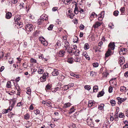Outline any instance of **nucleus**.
I'll return each mask as SVG.
<instances>
[{"instance_id": "f257e3e1", "label": "nucleus", "mask_w": 128, "mask_h": 128, "mask_svg": "<svg viewBox=\"0 0 128 128\" xmlns=\"http://www.w3.org/2000/svg\"><path fill=\"white\" fill-rule=\"evenodd\" d=\"M33 27L32 24H27L25 26V29L26 32H31L33 30Z\"/></svg>"}, {"instance_id": "f03ea898", "label": "nucleus", "mask_w": 128, "mask_h": 128, "mask_svg": "<svg viewBox=\"0 0 128 128\" xmlns=\"http://www.w3.org/2000/svg\"><path fill=\"white\" fill-rule=\"evenodd\" d=\"M86 122L88 125L91 127L94 126V124L93 122L92 121V119L90 118H88L86 120Z\"/></svg>"}, {"instance_id": "7ed1b4c3", "label": "nucleus", "mask_w": 128, "mask_h": 128, "mask_svg": "<svg viewBox=\"0 0 128 128\" xmlns=\"http://www.w3.org/2000/svg\"><path fill=\"white\" fill-rule=\"evenodd\" d=\"M48 74L47 73H44L42 76L40 78V80L42 82H44L46 80V79L48 77Z\"/></svg>"}, {"instance_id": "20e7f679", "label": "nucleus", "mask_w": 128, "mask_h": 128, "mask_svg": "<svg viewBox=\"0 0 128 128\" xmlns=\"http://www.w3.org/2000/svg\"><path fill=\"white\" fill-rule=\"evenodd\" d=\"M116 99L118 100V103L119 104H120L122 102L125 101L126 99V98H122L119 97L117 98Z\"/></svg>"}, {"instance_id": "39448f33", "label": "nucleus", "mask_w": 128, "mask_h": 128, "mask_svg": "<svg viewBox=\"0 0 128 128\" xmlns=\"http://www.w3.org/2000/svg\"><path fill=\"white\" fill-rule=\"evenodd\" d=\"M114 43V42H110L108 45L109 49L112 50H114L115 48Z\"/></svg>"}, {"instance_id": "423d86ee", "label": "nucleus", "mask_w": 128, "mask_h": 128, "mask_svg": "<svg viewBox=\"0 0 128 128\" xmlns=\"http://www.w3.org/2000/svg\"><path fill=\"white\" fill-rule=\"evenodd\" d=\"M127 52V50L124 48H122L120 50V54L121 55H122L125 54Z\"/></svg>"}, {"instance_id": "0eeeda50", "label": "nucleus", "mask_w": 128, "mask_h": 128, "mask_svg": "<svg viewBox=\"0 0 128 128\" xmlns=\"http://www.w3.org/2000/svg\"><path fill=\"white\" fill-rule=\"evenodd\" d=\"M125 62L124 58L123 56H121L119 59V62L120 65H122Z\"/></svg>"}, {"instance_id": "6e6552de", "label": "nucleus", "mask_w": 128, "mask_h": 128, "mask_svg": "<svg viewBox=\"0 0 128 128\" xmlns=\"http://www.w3.org/2000/svg\"><path fill=\"white\" fill-rule=\"evenodd\" d=\"M110 125L107 122H104L103 124L102 128H110Z\"/></svg>"}, {"instance_id": "1a4fd4ad", "label": "nucleus", "mask_w": 128, "mask_h": 128, "mask_svg": "<svg viewBox=\"0 0 128 128\" xmlns=\"http://www.w3.org/2000/svg\"><path fill=\"white\" fill-rule=\"evenodd\" d=\"M65 51L62 50H60L59 52L58 56L60 57H63L64 55Z\"/></svg>"}, {"instance_id": "9d476101", "label": "nucleus", "mask_w": 128, "mask_h": 128, "mask_svg": "<svg viewBox=\"0 0 128 128\" xmlns=\"http://www.w3.org/2000/svg\"><path fill=\"white\" fill-rule=\"evenodd\" d=\"M102 24V23L100 22H96L94 24L93 26V27L96 28L100 26Z\"/></svg>"}, {"instance_id": "9b49d317", "label": "nucleus", "mask_w": 128, "mask_h": 128, "mask_svg": "<svg viewBox=\"0 0 128 128\" xmlns=\"http://www.w3.org/2000/svg\"><path fill=\"white\" fill-rule=\"evenodd\" d=\"M112 51L111 50L108 49L105 54V57H108L111 54Z\"/></svg>"}, {"instance_id": "f8f14e48", "label": "nucleus", "mask_w": 128, "mask_h": 128, "mask_svg": "<svg viewBox=\"0 0 128 128\" xmlns=\"http://www.w3.org/2000/svg\"><path fill=\"white\" fill-rule=\"evenodd\" d=\"M78 3L75 2V8H74V13L76 14H77L78 12V8L77 7V5H78Z\"/></svg>"}, {"instance_id": "ddd939ff", "label": "nucleus", "mask_w": 128, "mask_h": 128, "mask_svg": "<svg viewBox=\"0 0 128 128\" xmlns=\"http://www.w3.org/2000/svg\"><path fill=\"white\" fill-rule=\"evenodd\" d=\"M82 55L85 57L87 60H90V58L89 56L88 55L87 53L86 52H83L82 53Z\"/></svg>"}, {"instance_id": "4468645a", "label": "nucleus", "mask_w": 128, "mask_h": 128, "mask_svg": "<svg viewBox=\"0 0 128 128\" xmlns=\"http://www.w3.org/2000/svg\"><path fill=\"white\" fill-rule=\"evenodd\" d=\"M85 15L84 13V11L83 9L80 8V16L81 18H84L85 16Z\"/></svg>"}, {"instance_id": "2eb2a0df", "label": "nucleus", "mask_w": 128, "mask_h": 128, "mask_svg": "<svg viewBox=\"0 0 128 128\" xmlns=\"http://www.w3.org/2000/svg\"><path fill=\"white\" fill-rule=\"evenodd\" d=\"M41 19L42 20L44 21V20H48V18L47 16L45 14H43L40 17Z\"/></svg>"}, {"instance_id": "dca6fc26", "label": "nucleus", "mask_w": 128, "mask_h": 128, "mask_svg": "<svg viewBox=\"0 0 128 128\" xmlns=\"http://www.w3.org/2000/svg\"><path fill=\"white\" fill-rule=\"evenodd\" d=\"M12 14L10 12H8L7 13L6 15V18L8 19L12 17Z\"/></svg>"}, {"instance_id": "f3484780", "label": "nucleus", "mask_w": 128, "mask_h": 128, "mask_svg": "<svg viewBox=\"0 0 128 128\" xmlns=\"http://www.w3.org/2000/svg\"><path fill=\"white\" fill-rule=\"evenodd\" d=\"M52 74L53 76H57L58 74V72L57 69H54V71L52 73Z\"/></svg>"}, {"instance_id": "a211bd4d", "label": "nucleus", "mask_w": 128, "mask_h": 128, "mask_svg": "<svg viewBox=\"0 0 128 128\" xmlns=\"http://www.w3.org/2000/svg\"><path fill=\"white\" fill-rule=\"evenodd\" d=\"M10 108L7 109H4L2 110V113L3 114H5L7 113L8 112V110L10 111L12 109V108L11 107V108L10 109Z\"/></svg>"}, {"instance_id": "6ab92c4d", "label": "nucleus", "mask_w": 128, "mask_h": 128, "mask_svg": "<svg viewBox=\"0 0 128 128\" xmlns=\"http://www.w3.org/2000/svg\"><path fill=\"white\" fill-rule=\"evenodd\" d=\"M63 42L64 44V46L66 48H68L70 44L69 42L67 40H65Z\"/></svg>"}, {"instance_id": "aec40b11", "label": "nucleus", "mask_w": 128, "mask_h": 128, "mask_svg": "<svg viewBox=\"0 0 128 128\" xmlns=\"http://www.w3.org/2000/svg\"><path fill=\"white\" fill-rule=\"evenodd\" d=\"M15 22V24H16V25L15 26L17 28H20L22 26V25L20 24L18 22L16 21Z\"/></svg>"}, {"instance_id": "412c9836", "label": "nucleus", "mask_w": 128, "mask_h": 128, "mask_svg": "<svg viewBox=\"0 0 128 128\" xmlns=\"http://www.w3.org/2000/svg\"><path fill=\"white\" fill-rule=\"evenodd\" d=\"M42 38L43 40H42L41 41V43L44 46H47L48 44V42L46 41H45V39L44 38Z\"/></svg>"}, {"instance_id": "4be33fe9", "label": "nucleus", "mask_w": 128, "mask_h": 128, "mask_svg": "<svg viewBox=\"0 0 128 128\" xmlns=\"http://www.w3.org/2000/svg\"><path fill=\"white\" fill-rule=\"evenodd\" d=\"M104 93V90H102L98 93V94L97 95V97H99L103 96Z\"/></svg>"}, {"instance_id": "5701e85b", "label": "nucleus", "mask_w": 128, "mask_h": 128, "mask_svg": "<svg viewBox=\"0 0 128 128\" xmlns=\"http://www.w3.org/2000/svg\"><path fill=\"white\" fill-rule=\"evenodd\" d=\"M71 104L70 103L68 102L65 104L63 106L64 108H66L70 106Z\"/></svg>"}, {"instance_id": "b1692460", "label": "nucleus", "mask_w": 128, "mask_h": 128, "mask_svg": "<svg viewBox=\"0 0 128 128\" xmlns=\"http://www.w3.org/2000/svg\"><path fill=\"white\" fill-rule=\"evenodd\" d=\"M44 20L41 19L40 18L37 21V22L38 25L42 24Z\"/></svg>"}, {"instance_id": "393cba45", "label": "nucleus", "mask_w": 128, "mask_h": 128, "mask_svg": "<svg viewBox=\"0 0 128 128\" xmlns=\"http://www.w3.org/2000/svg\"><path fill=\"white\" fill-rule=\"evenodd\" d=\"M104 105L103 104H101L100 105H98V108L100 110H102L104 108Z\"/></svg>"}, {"instance_id": "a878e982", "label": "nucleus", "mask_w": 128, "mask_h": 128, "mask_svg": "<svg viewBox=\"0 0 128 128\" xmlns=\"http://www.w3.org/2000/svg\"><path fill=\"white\" fill-rule=\"evenodd\" d=\"M108 72L107 71L105 70L104 72L102 73L103 76L104 77H106L108 75Z\"/></svg>"}, {"instance_id": "bb28decb", "label": "nucleus", "mask_w": 128, "mask_h": 128, "mask_svg": "<svg viewBox=\"0 0 128 128\" xmlns=\"http://www.w3.org/2000/svg\"><path fill=\"white\" fill-rule=\"evenodd\" d=\"M20 19V15H18L16 16L14 18V20L15 21H19Z\"/></svg>"}, {"instance_id": "cd10ccee", "label": "nucleus", "mask_w": 128, "mask_h": 128, "mask_svg": "<svg viewBox=\"0 0 128 128\" xmlns=\"http://www.w3.org/2000/svg\"><path fill=\"white\" fill-rule=\"evenodd\" d=\"M120 90L121 92H126V88L124 86H122L120 87Z\"/></svg>"}, {"instance_id": "c85d7f7f", "label": "nucleus", "mask_w": 128, "mask_h": 128, "mask_svg": "<svg viewBox=\"0 0 128 128\" xmlns=\"http://www.w3.org/2000/svg\"><path fill=\"white\" fill-rule=\"evenodd\" d=\"M104 12L103 11H102L101 12L100 14H99L98 15V18H100L104 17Z\"/></svg>"}, {"instance_id": "c756f323", "label": "nucleus", "mask_w": 128, "mask_h": 128, "mask_svg": "<svg viewBox=\"0 0 128 128\" xmlns=\"http://www.w3.org/2000/svg\"><path fill=\"white\" fill-rule=\"evenodd\" d=\"M73 62V58H69L67 60V62L70 64L72 63Z\"/></svg>"}, {"instance_id": "7c9ffc66", "label": "nucleus", "mask_w": 128, "mask_h": 128, "mask_svg": "<svg viewBox=\"0 0 128 128\" xmlns=\"http://www.w3.org/2000/svg\"><path fill=\"white\" fill-rule=\"evenodd\" d=\"M89 46L88 44L86 43L85 44L84 48L85 50H86L88 49L89 48Z\"/></svg>"}, {"instance_id": "2f4dec72", "label": "nucleus", "mask_w": 128, "mask_h": 128, "mask_svg": "<svg viewBox=\"0 0 128 128\" xmlns=\"http://www.w3.org/2000/svg\"><path fill=\"white\" fill-rule=\"evenodd\" d=\"M74 53L76 56H79L80 54V51L78 50H77L74 52Z\"/></svg>"}, {"instance_id": "473e14b6", "label": "nucleus", "mask_w": 128, "mask_h": 128, "mask_svg": "<svg viewBox=\"0 0 128 128\" xmlns=\"http://www.w3.org/2000/svg\"><path fill=\"white\" fill-rule=\"evenodd\" d=\"M98 90V86H94L93 87V92H97Z\"/></svg>"}, {"instance_id": "72a5a7b5", "label": "nucleus", "mask_w": 128, "mask_h": 128, "mask_svg": "<svg viewBox=\"0 0 128 128\" xmlns=\"http://www.w3.org/2000/svg\"><path fill=\"white\" fill-rule=\"evenodd\" d=\"M51 87L52 86L51 84H47L45 88L46 90L47 91V90L50 89Z\"/></svg>"}, {"instance_id": "f704fd0d", "label": "nucleus", "mask_w": 128, "mask_h": 128, "mask_svg": "<svg viewBox=\"0 0 128 128\" xmlns=\"http://www.w3.org/2000/svg\"><path fill=\"white\" fill-rule=\"evenodd\" d=\"M67 15L68 16H69V18H72L74 16V14L72 13L70 14H67Z\"/></svg>"}, {"instance_id": "c9c22d12", "label": "nucleus", "mask_w": 128, "mask_h": 128, "mask_svg": "<svg viewBox=\"0 0 128 128\" xmlns=\"http://www.w3.org/2000/svg\"><path fill=\"white\" fill-rule=\"evenodd\" d=\"M110 103L112 106H114L115 105L116 102L114 100H110Z\"/></svg>"}, {"instance_id": "e433bc0d", "label": "nucleus", "mask_w": 128, "mask_h": 128, "mask_svg": "<svg viewBox=\"0 0 128 128\" xmlns=\"http://www.w3.org/2000/svg\"><path fill=\"white\" fill-rule=\"evenodd\" d=\"M31 90L29 88H27V92L26 93L27 94H31Z\"/></svg>"}, {"instance_id": "4c0bfd02", "label": "nucleus", "mask_w": 128, "mask_h": 128, "mask_svg": "<svg viewBox=\"0 0 128 128\" xmlns=\"http://www.w3.org/2000/svg\"><path fill=\"white\" fill-rule=\"evenodd\" d=\"M72 0H64V3L66 4H70L72 1Z\"/></svg>"}, {"instance_id": "58836bf2", "label": "nucleus", "mask_w": 128, "mask_h": 128, "mask_svg": "<svg viewBox=\"0 0 128 128\" xmlns=\"http://www.w3.org/2000/svg\"><path fill=\"white\" fill-rule=\"evenodd\" d=\"M84 88L85 89L87 90H89L91 89L90 86L88 85H85L84 86Z\"/></svg>"}, {"instance_id": "ea45409f", "label": "nucleus", "mask_w": 128, "mask_h": 128, "mask_svg": "<svg viewBox=\"0 0 128 128\" xmlns=\"http://www.w3.org/2000/svg\"><path fill=\"white\" fill-rule=\"evenodd\" d=\"M6 86L8 88H10L11 86V83L10 81H8L6 84Z\"/></svg>"}, {"instance_id": "a19ab883", "label": "nucleus", "mask_w": 128, "mask_h": 128, "mask_svg": "<svg viewBox=\"0 0 128 128\" xmlns=\"http://www.w3.org/2000/svg\"><path fill=\"white\" fill-rule=\"evenodd\" d=\"M30 116L29 114H27L24 116V117L25 119L28 120L30 118Z\"/></svg>"}, {"instance_id": "79ce46f5", "label": "nucleus", "mask_w": 128, "mask_h": 128, "mask_svg": "<svg viewBox=\"0 0 128 128\" xmlns=\"http://www.w3.org/2000/svg\"><path fill=\"white\" fill-rule=\"evenodd\" d=\"M74 107H72L70 109V111L69 112L68 114H70L72 113L73 112H74Z\"/></svg>"}, {"instance_id": "37998d69", "label": "nucleus", "mask_w": 128, "mask_h": 128, "mask_svg": "<svg viewBox=\"0 0 128 128\" xmlns=\"http://www.w3.org/2000/svg\"><path fill=\"white\" fill-rule=\"evenodd\" d=\"M120 11L122 13H124L125 11V8L124 7H122L120 9Z\"/></svg>"}, {"instance_id": "c03bdc74", "label": "nucleus", "mask_w": 128, "mask_h": 128, "mask_svg": "<svg viewBox=\"0 0 128 128\" xmlns=\"http://www.w3.org/2000/svg\"><path fill=\"white\" fill-rule=\"evenodd\" d=\"M61 88H59L58 87L55 88H54V90L52 91V92H55L58 90H60L61 89Z\"/></svg>"}, {"instance_id": "a18cd8bd", "label": "nucleus", "mask_w": 128, "mask_h": 128, "mask_svg": "<svg viewBox=\"0 0 128 128\" xmlns=\"http://www.w3.org/2000/svg\"><path fill=\"white\" fill-rule=\"evenodd\" d=\"M44 71L42 69L40 68L38 69V72L40 74H42Z\"/></svg>"}, {"instance_id": "49530a36", "label": "nucleus", "mask_w": 128, "mask_h": 128, "mask_svg": "<svg viewBox=\"0 0 128 128\" xmlns=\"http://www.w3.org/2000/svg\"><path fill=\"white\" fill-rule=\"evenodd\" d=\"M119 117L120 118H124V113L122 112L118 114Z\"/></svg>"}, {"instance_id": "de8ad7c7", "label": "nucleus", "mask_w": 128, "mask_h": 128, "mask_svg": "<svg viewBox=\"0 0 128 128\" xmlns=\"http://www.w3.org/2000/svg\"><path fill=\"white\" fill-rule=\"evenodd\" d=\"M34 111V114L36 115L39 114L40 112V110L38 109L35 110Z\"/></svg>"}, {"instance_id": "09e8293b", "label": "nucleus", "mask_w": 128, "mask_h": 128, "mask_svg": "<svg viewBox=\"0 0 128 128\" xmlns=\"http://www.w3.org/2000/svg\"><path fill=\"white\" fill-rule=\"evenodd\" d=\"M93 105L92 102L91 101H89L88 104V106L89 107H91Z\"/></svg>"}, {"instance_id": "8fccbe9b", "label": "nucleus", "mask_w": 128, "mask_h": 128, "mask_svg": "<svg viewBox=\"0 0 128 128\" xmlns=\"http://www.w3.org/2000/svg\"><path fill=\"white\" fill-rule=\"evenodd\" d=\"M78 41V38L76 37H75L74 38L73 42H77Z\"/></svg>"}, {"instance_id": "3c124183", "label": "nucleus", "mask_w": 128, "mask_h": 128, "mask_svg": "<svg viewBox=\"0 0 128 128\" xmlns=\"http://www.w3.org/2000/svg\"><path fill=\"white\" fill-rule=\"evenodd\" d=\"M46 105L48 107L52 106V103L50 102H48L46 103Z\"/></svg>"}, {"instance_id": "603ef678", "label": "nucleus", "mask_w": 128, "mask_h": 128, "mask_svg": "<svg viewBox=\"0 0 128 128\" xmlns=\"http://www.w3.org/2000/svg\"><path fill=\"white\" fill-rule=\"evenodd\" d=\"M62 88L64 89V90L65 91L68 90L69 88L68 87L67 85H66L64 86Z\"/></svg>"}, {"instance_id": "864d4df0", "label": "nucleus", "mask_w": 128, "mask_h": 128, "mask_svg": "<svg viewBox=\"0 0 128 128\" xmlns=\"http://www.w3.org/2000/svg\"><path fill=\"white\" fill-rule=\"evenodd\" d=\"M94 16H96V17L97 16V15L95 14L94 12H93L91 14L90 16V17L91 18H94Z\"/></svg>"}, {"instance_id": "5fc2aeb1", "label": "nucleus", "mask_w": 128, "mask_h": 128, "mask_svg": "<svg viewBox=\"0 0 128 128\" xmlns=\"http://www.w3.org/2000/svg\"><path fill=\"white\" fill-rule=\"evenodd\" d=\"M66 50H67V52H69V53H70V52H72V51L69 48H68V47L67 48H66Z\"/></svg>"}, {"instance_id": "6e6d98bb", "label": "nucleus", "mask_w": 128, "mask_h": 128, "mask_svg": "<svg viewBox=\"0 0 128 128\" xmlns=\"http://www.w3.org/2000/svg\"><path fill=\"white\" fill-rule=\"evenodd\" d=\"M118 13L119 12L118 11H115L114 12V15L116 16H117L118 15Z\"/></svg>"}, {"instance_id": "4d7b16f0", "label": "nucleus", "mask_w": 128, "mask_h": 128, "mask_svg": "<svg viewBox=\"0 0 128 128\" xmlns=\"http://www.w3.org/2000/svg\"><path fill=\"white\" fill-rule=\"evenodd\" d=\"M96 73L94 72H91L90 73V76H94L96 75Z\"/></svg>"}, {"instance_id": "13d9d810", "label": "nucleus", "mask_w": 128, "mask_h": 128, "mask_svg": "<svg viewBox=\"0 0 128 128\" xmlns=\"http://www.w3.org/2000/svg\"><path fill=\"white\" fill-rule=\"evenodd\" d=\"M53 26L52 24L50 25L48 28V29L49 30H52L53 28Z\"/></svg>"}, {"instance_id": "bf43d9fd", "label": "nucleus", "mask_w": 128, "mask_h": 128, "mask_svg": "<svg viewBox=\"0 0 128 128\" xmlns=\"http://www.w3.org/2000/svg\"><path fill=\"white\" fill-rule=\"evenodd\" d=\"M113 88L111 86H110L108 88V92L110 93H111L112 92Z\"/></svg>"}, {"instance_id": "052dcab7", "label": "nucleus", "mask_w": 128, "mask_h": 128, "mask_svg": "<svg viewBox=\"0 0 128 128\" xmlns=\"http://www.w3.org/2000/svg\"><path fill=\"white\" fill-rule=\"evenodd\" d=\"M93 66L94 67H97L98 66V64L97 62L94 63L93 64Z\"/></svg>"}, {"instance_id": "680f3d73", "label": "nucleus", "mask_w": 128, "mask_h": 128, "mask_svg": "<svg viewBox=\"0 0 128 128\" xmlns=\"http://www.w3.org/2000/svg\"><path fill=\"white\" fill-rule=\"evenodd\" d=\"M30 61L31 62H34V63H36V60L34 59H33L32 58H31L30 59Z\"/></svg>"}, {"instance_id": "e2e57ef3", "label": "nucleus", "mask_w": 128, "mask_h": 128, "mask_svg": "<svg viewBox=\"0 0 128 128\" xmlns=\"http://www.w3.org/2000/svg\"><path fill=\"white\" fill-rule=\"evenodd\" d=\"M69 88L72 87L74 86V84L72 83H71L67 85Z\"/></svg>"}, {"instance_id": "0e129e2a", "label": "nucleus", "mask_w": 128, "mask_h": 128, "mask_svg": "<svg viewBox=\"0 0 128 128\" xmlns=\"http://www.w3.org/2000/svg\"><path fill=\"white\" fill-rule=\"evenodd\" d=\"M23 104V103H22L21 102H19L17 103L16 106H22Z\"/></svg>"}, {"instance_id": "69168bd1", "label": "nucleus", "mask_w": 128, "mask_h": 128, "mask_svg": "<svg viewBox=\"0 0 128 128\" xmlns=\"http://www.w3.org/2000/svg\"><path fill=\"white\" fill-rule=\"evenodd\" d=\"M79 57H76V58L75 61L76 62H80V59Z\"/></svg>"}, {"instance_id": "338daca9", "label": "nucleus", "mask_w": 128, "mask_h": 128, "mask_svg": "<svg viewBox=\"0 0 128 128\" xmlns=\"http://www.w3.org/2000/svg\"><path fill=\"white\" fill-rule=\"evenodd\" d=\"M123 68L125 69L127 68H128V64H126L124 65L123 67Z\"/></svg>"}, {"instance_id": "774afa93", "label": "nucleus", "mask_w": 128, "mask_h": 128, "mask_svg": "<svg viewBox=\"0 0 128 128\" xmlns=\"http://www.w3.org/2000/svg\"><path fill=\"white\" fill-rule=\"evenodd\" d=\"M124 76L126 78L128 77V71H127L124 73Z\"/></svg>"}]
</instances>
